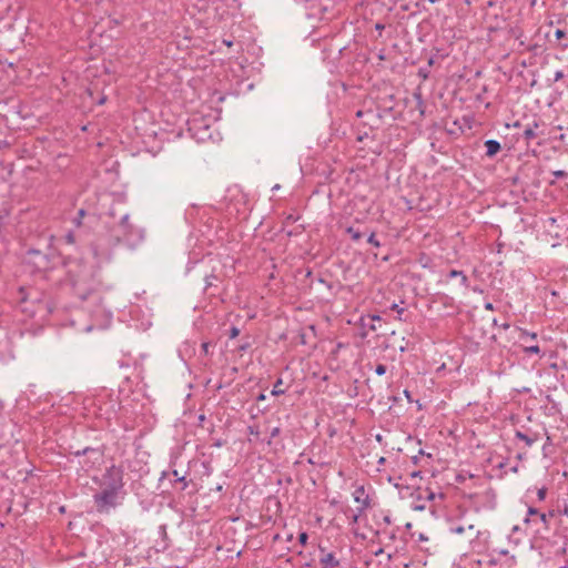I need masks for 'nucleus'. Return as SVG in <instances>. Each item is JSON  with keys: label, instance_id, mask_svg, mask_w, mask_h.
Returning a JSON list of instances; mask_svg holds the SVG:
<instances>
[{"label": "nucleus", "instance_id": "obj_22", "mask_svg": "<svg viewBox=\"0 0 568 568\" xmlns=\"http://www.w3.org/2000/svg\"><path fill=\"white\" fill-rule=\"evenodd\" d=\"M539 514H540V513H539L536 508L530 507V508L528 509V515H529V516H538V517H539Z\"/></svg>", "mask_w": 568, "mask_h": 568}, {"label": "nucleus", "instance_id": "obj_9", "mask_svg": "<svg viewBox=\"0 0 568 568\" xmlns=\"http://www.w3.org/2000/svg\"><path fill=\"white\" fill-rule=\"evenodd\" d=\"M448 276H449V277H457V276H459V277H460L462 285H463V286H465V287H467V285H468V278H467V276H466L462 271L452 270V271L449 272V275H448Z\"/></svg>", "mask_w": 568, "mask_h": 568}, {"label": "nucleus", "instance_id": "obj_8", "mask_svg": "<svg viewBox=\"0 0 568 568\" xmlns=\"http://www.w3.org/2000/svg\"><path fill=\"white\" fill-rule=\"evenodd\" d=\"M555 516V511L550 510L549 513H540L539 520L542 523L545 528H549V520Z\"/></svg>", "mask_w": 568, "mask_h": 568}, {"label": "nucleus", "instance_id": "obj_7", "mask_svg": "<svg viewBox=\"0 0 568 568\" xmlns=\"http://www.w3.org/2000/svg\"><path fill=\"white\" fill-rule=\"evenodd\" d=\"M516 438L523 440L526 446L530 447L534 443L538 440V435L528 436L521 432H516Z\"/></svg>", "mask_w": 568, "mask_h": 568}, {"label": "nucleus", "instance_id": "obj_13", "mask_svg": "<svg viewBox=\"0 0 568 568\" xmlns=\"http://www.w3.org/2000/svg\"><path fill=\"white\" fill-rule=\"evenodd\" d=\"M368 243H371L372 245L376 246V247H379L381 246V243L379 241L376 239L375 234L372 233L368 239H367Z\"/></svg>", "mask_w": 568, "mask_h": 568}, {"label": "nucleus", "instance_id": "obj_38", "mask_svg": "<svg viewBox=\"0 0 568 568\" xmlns=\"http://www.w3.org/2000/svg\"><path fill=\"white\" fill-rule=\"evenodd\" d=\"M430 3H435L437 0H428Z\"/></svg>", "mask_w": 568, "mask_h": 568}, {"label": "nucleus", "instance_id": "obj_21", "mask_svg": "<svg viewBox=\"0 0 568 568\" xmlns=\"http://www.w3.org/2000/svg\"><path fill=\"white\" fill-rule=\"evenodd\" d=\"M537 496L539 500H544L546 497V488L538 489Z\"/></svg>", "mask_w": 568, "mask_h": 568}, {"label": "nucleus", "instance_id": "obj_27", "mask_svg": "<svg viewBox=\"0 0 568 568\" xmlns=\"http://www.w3.org/2000/svg\"><path fill=\"white\" fill-rule=\"evenodd\" d=\"M384 28H385V27H384V24H381V23H377V24L375 26V29H376L377 31H379V32H382V31L384 30Z\"/></svg>", "mask_w": 568, "mask_h": 568}, {"label": "nucleus", "instance_id": "obj_12", "mask_svg": "<svg viewBox=\"0 0 568 568\" xmlns=\"http://www.w3.org/2000/svg\"><path fill=\"white\" fill-rule=\"evenodd\" d=\"M346 232L351 235V237H352L354 241H358V240L362 237V234H361L357 230H355V229H353V227H348V229L346 230Z\"/></svg>", "mask_w": 568, "mask_h": 568}, {"label": "nucleus", "instance_id": "obj_25", "mask_svg": "<svg viewBox=\"0 0 568 568\" xmlns=\"http://www.w3.org/2000/svg\"><path fill=\"white\" fill-rule=\"evenodd\" d=\"M362 513H359V508H357V513L354 514L353 518H352V521L355 524L358 521V518L361 516Z\"/></svg>", "mask_w": 568, "mask_h": 568}, {"label": "nucleus", "instance_id": "obj_14", "mask_svg": "<svg viewBox=\"0 0 568 568\" xmlns=\"http://www.w3.org/2000/svg\"><path fill=\"white\" fill-rule=\"evenodd\" d=\"M525 352H526V353L539 354V353H540V348H539V346H537V345H531V346H527V347L525 348Z\"/></svg>", "mask_w": 568, "mask_h": 568}, {"label": "nucleus", "instance_id": "obj_17", "mask_svg": "<svg viewBox=\"0 0 568 568\" xmlns=\"http://www.w3.org/2000/svg\"><path fill=\"white\" fill-rule=\"evenodd\" d=\"M308 536L306 532H301L298 536V541L302 546H305L307 542Z\"/></svg>", "mask_w": 568, "mask_h": 568}, {"label": "nucleus", "instance_id": "obj_15", "mask_svg": "<svg viewBox=\"0 0 568 568\" xmlns=\"http://www.w3.org/2000/svg\"><path fill=\"white\" fill-rule=\"evenodd\" d=\"M173 475L176 477V480H178V481H180V483H182V484H183V489H184V488H186L187 483H186V480H185V477H184V476H179L178 470H174V471H173Z\"/></svg>", "mask_w": 568, "mask_h": 568}, {"label": "nucleus", "instance_id": "obj_33", "mask_svg": "<svg viewBox=\"0 0 568 568\" xmlns=\"http://www.w3.org/2000/svg\"><path fill=\"white\" fill-rule=\"evenodd\" d=\"M487 310H493V305L490 303H487L485 306Z\"/></svg>", "mask_w": 568, "mask_h": 568}, {"label": "nucleus", "instance_id": "obj_10", "mask_svg": "<svg viewBox=\"0 0 568 568\" xmlns=\"http://www.w3.org/2000/svg\"><path fill=\"white\" fill-rule=\"evenodd\" d=\"M538 124L535 123L534 126H527L524 131V136L527 139V140H532L536 138V132H535V128H537Z\"/></svg>", "mask_w": 568, "mask_h": 568}, {"label": "nucleus", "instance_id": "obj_28", "mask_svg": "<svg viewBox=\"0 0 568 568\" xmlns=\"http://www.w3.org/2000/svg\"><path fill=\"white\" fill-rule=\"evenodd\" d=\"M248 429H250L251 434L256 435V436L258 435V432L254 427L251 426V427H248Z\"/></svg>", "mask_w": 568, "mask_h": 568}, {"label": "nucleus", "instance_id": "obj_18", "mask_svg": "<svg viewBox=\"0 0 568 568\" xmlns=\"http://www.w3.org/2000/svg\"><path fill=\"white\" fill-rule=\"evenodd\" d=\"M552 174L556 178H561V179L568 176V173L566 171H562V170L554 171Z\"/></svg>", "mask_w": 568, "mask_h": 568}, {"label": "nucleus", "instance_id": "obj_35", "mask_svg": "<svg viewBox=\"0 0 568 568\" xmlns=\"http://www.w3.org/2000/svg\"><path fill=\"white\" fill-rule=\"evenodd\" d=\"M79 215H80V216H83V215H84V211H83V210H80V211H79Z\"/></svg>", "mask_w": 568, "mask_h": 568}, {"label": "nucleus", "instance_id": "obj_1", "mask_svg": "<svg viewBox=\"0 0 568 568\" xmlns=\"http://www.w3.org/2000/svg\"><path fill=\"white\" fill-rule=\"evenodd\" d=\"M101 491L93 496L99 511H109L116 507L123 499V469L112 465L102 475Z\"/></svg>", "mask_w": 568, "mask_h": 568}, {"label": "nucleus", "instance_id": "obj_19", "mask_svg": "<svg viewBox=\"0 0 568 568\" xmlns=\"http://www.w3.org/2000/svg\"><path fill=\"white\" fill-rule=\"evenodd\" d=\"M392 310H394V311H395V313H397V314H398V318L400 320V315L403 314L404 308L399 307L396 303H394V304L392 305Z\"/></svg>", "mask_w": 568, "mask_h": 568}, {"label": "nucleus", "instance_id": "obj_23", "mask_svg": "<svg viewBox=\"0 0 568 568\" xmlns=\"http://www.w3.org/2000/svg\"><path fill=\"white\" fill-rule=\"evenodd\" d=\"M239 333H240L239 328H236V327H232V328H231V335H230V337H231V338H234V337H236V336L239 335Z\"/></svg>", "mask_w": 568, "mask_h": 568}, {"label": "nucleus", "instance_id": "obj_5", "mask_svg": "<svg viewBox=\"0 0 568 568\" xmlns=\"http://www.w3.org/2000/svg\"><path fill=\"white\" fill-rule=\"evenodd\" d=\"M486 155L491 158L500 151V143L496 140H487L485 142Z\"/></svg>", "mask_w": 568, "mask_h": 568}, {"label": "nucleus", "instance_id": "obj_39", "mask_svg": "<svg viewBox=\"0 0 568 568\" xmlns=\"http://www.w3.org/2000/svg\"><path fill=\"white\" fill-rule=\"evenodd\" d=\"M559 568H568V565H565V566H562V567H559Z\"/></svg>", "mask_w": 568, "mask_h": 568}, {"label": "nucleus", "instance_id": "obj_4", "mask_svg": "<svg viewBox=\"0 0 568 568\" xmlns=\"http://www.w3.org/2000/svg\"><path fill=\"white\" fill-rule=\"evenodd\" d=\"M353 498L355 503L361 504L359 513H363L365 508L369 506L368 497L365 495V489L363 486H358L354 493Z\"/></svg>", "mask_w": 568, "mask_h": 568}, {"label": "nucleus", "instance_id": "obj_31", "mask_svg": "<svg viewBox=\"0 0 568 568\" xmlns=\"http://www.w3.org/2000/svg\"><path fill=\"white\" fill-rule=\"evenodd\" d=\"M211 285H212V280H210V277H206V287H209Z\"/></svg>", "mask_w": 568, "mask_h": 568}, {"label": "nucleus", "instance_id": "obj_30", "mask_svg": "<svg viewBox=\"0 0 568 568\" xmlns=\"http://www.w3.org/2000/svg\"><path fill=\"white\" fill-rule=\"evenodd\" d=\"M369 318L372 321H379L381 320V317L378 315H372V316H369Z\"/></svg>", "mask_w": 568, "mask_h": 568}, {"label": "nucleus", "instance_id": "obj_2", "mask_svg": "<svg viewBox=\"0 0 568 568\" xmlns=\"http://www.w3.org/2000/svg\"><path fill=\"white\" fill-rule=\"evenodd\" d=\"M120 232L121 235L124 237L125 241H130L133 236H136L138 239L142 237L141 231L134 227L130 223V216L129 214H124L120 220Z\"/></svg>", "mask_w": 568, "mask_h": 568}, {"label": "nucleus", "instance_id": "obj_24", "mask_svg": "<svg viewBox=\"0 0 568 568\" xmlns=\"http://www.w3.org/2000/svg\"><path fill=\"white\" fill-rule=\"evenodd\" d=\"M555 36L557 39H561L565 37V32L560 29L556 30Z\"/></svg>", "mask_w": 568, "mask_h": 568}, {"label": "nucleus", "instance_id": "obj_3", "mask_svg": "<svg viewBox=\"0 0 568 568\" xmlns=\"http://www.w3.org/2000/svg\"><path fill=\"white\" fill-rule=\"evenodd\" d=\"M450 531L455 535H463L465 534L467 539L469 541H473L474 539H477L479 536V530L476 529V527L473 524H469L467 526L465 525H454L450 527Z\"/></svg>", "mask_w": 568, "mask_h": 568}, {"label": "nucleus", "instance_id": "obj_20", "mask_svg": "<svg viewBox=\"0 0 568 568\" xmlns=\"http://www.w3.org/2000/svg\"><path fill=\"white\" fill-rule=\"evenodd\" d=\"M281 434V428L280 427H274L272 430H271V439L277 437L278 435Z\"/></svg>", "mask_w": 568, "mask_h": 568}, {"label": "nucleus", "instance_id": "obj_6", "mask_svg": "<svg viewBox=\"0 0 568 568\" xmlns=\"http://www.w3.org/2000/svg\"><path fill=\"white\" fill-rule=\"evenodd\" d=\"M320 562L323 565V568H335L339 564L332 552L325 554L320 559Z\"/></svg>", "mask_w": 568, "mask_h": 568}, {"label": "nucleus", "instance_id": "obj_29", "mask_svg": "<svg viewBox=\"0 0 568 568\" xmlns=\"http://www.w3.org/2000/svg\"><path fill=\"white\" fill-rule=\"evenodd\" d=\"M524 335H525V336H529V337H530V338H532V339H534V338H536V336H537L535 333L529 334V333H527V332H524Z\"/></svg>", "mask_w": 568, "mask_h": 568}, {"label": "nucleus", "instance_id": "obj_11", "mask_svg": "<svg viewBox=\"0 0 568 568\" xmlns=\"http://www.w3.org/2000/svg\"><path fill=\"white\" fill-rule=\"evenodd\" d=\"M281 385H282V381H281V379H278V381L274 384V386H273V389H272V392H271V393H272V395L277 396V395H281V394H283V393H284V390L282 389Z\"/></svg>", "mask_w": 568, "mask_h": 568}, {"label": "nucleus", "instance_id": "obj_37", "mask_svg": "<svg viewBox=\"0 0 568 568\" xmlns=\"http://www.w3.org/2000/svg\"><path fill=\"white\" fill-rule=\"evenodd\" d=\"M560 552H561V554H565V552H566V548H565V547H564V548H561V549H560Z\"/></svg>", "mask_w": 568, "mask_h": 568}, {"label": "nucleus", "instance_id": "obj_16", "mask_svg": "<svg viewBox=\"0 0 568 568\" xmlns=\"http://www.w3.org/2000/svg\"><path fill=\"white\" fill-rule=\"evenodd\" d=\"M375 373L379 376L384 375L386 373V366L383 364H378L375 368Z\"/></svg>", "mask_w": 568, "mask_h": 568}, {"label": "nucleus", "instance_id": "obj_32", "mask_svg": "<svg viewBox=\"0 0 568 568\" xmlns=\"http://www.w3.org/2000/svg\"><path fill=\"white\" fill-rule=\"evenodd\" d=\"M369 329L371 331H376L377 329L376 326H375V323H372V325H369Z\"/></svg>", "mask_w": 568, "mask_h": 568}, {"label": "nucleus", "instance_id": "obj_26", "mask_svg": "<svg viewBox=\"0 0 568 568\" xmlns=\"http://www.w3.org/2000/svg\"><path fill=\"white\" fill-rule=\"evenodd\" d=\"M562 77H564L562 71H557V72L555 73V81L560 80Z\"/></svg>", "mask_w": 568, "mask_h": 568}, {"label": "nucleus", "instance_id": "obj_36", "mask_svg": "<svg viewBox=\"0 0 568 568\" xmlns=\"http://www.w3.org/2000/svg\"><path fill=\"white\" fill-rule=\"evenodd\" d=\"M429 499H433L434 498V494L430 493L429 496H428Z\"/></svg>", "mask_w": 568, "mask_h": 568}, {"label": "nucleus", "instance_id": "obj_34", "mask_svg": "<svg viewBox=\"0 0 568 568\" xmlns=\"http://www.w3.org/2000/svg\"><path fill=\"white\" fill-rule=\"evenodd\" d=\"M258 399H260V400H263V399H265V396H264L263 394H261V395L258 396Z\"/></svg>", "mask_w": 568, "mask_h": 568}]
</instances>
